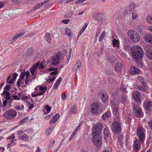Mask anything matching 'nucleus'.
Wrapping results in <instances>:
<instances>
[{
  "instance_id": "obj_1",
  "label": "nucleus",
  "mask_w": 152,
  "mask_h": 152,
  "mask_svg": "<svg viewBox=\"0 0 152 152\" xmlns=\"http://www.w3.org/2000/svg\"><path fill=\"white\" fill-rule=\"evenodd\" d=\"M131 53L133 58L135 59H141L143 56V51L139 46H134L131 50Z\"/></svg>"
},
{
  "instance_id": "obj_2",
  "label": "nucleus",
  "mask_w": 152,
  "mask_h": 152,
  "mask_svg": "<svg viewBox=\"0 0 152 152\" xmlns=\"http://www.w3.org/2000/svg\"><path fill=\"white\" fill-rule=\"evenodd\" d=\"M145 130L141 126H139L137 128V134L139 141L141 142H144L145 137Z\"/></svg>"
},
{
  "instance_id": "obj_3",
  "label": "nucleus",
  "mask_w": 152,
  "mask_h": 152,
  "mask_svg": "<svg viewBox=\"0 0 152 152\" xmlns=\"http://www.w3.org/2000/svg\"><path fill=\"white\" fill-rule=\"evenodd\" d=\"M127 34L130 39L133 42H137L140 40V36L136 31L132 30H130L128 31Z\"/></svg>"
},
{
  "instance_id": "obj_4",
  "label": "nucleus",
  "mask_w": 152,
  "mask_h": 152,
  "mask_svg": "<svg viewBox=\"0 0 152 152\" xmlns=\"http://www.w3.org/2000/svg\"><path fill=\"white\" fill-rule=\"evenodd\" d=\"M17 112L13 110H10L6 111L4 113V117L8 120L14 119L17 116Z\"/></svg>"
},
{
  "instance_id": "obj_5",
  "label": "nucleus",
  "mask_w": 152,
  "mask_h": 152,
  "mask_svg": "<svg viewBox=\"0 0 152 152\" xmlns=\"http://www.w3.org/2000/svg\"><path fill=\"white\" fill-rule=\"evenodd\" d=\"M111 128L112 131L115 133H119L122 129L121 124L118 121H115L113 122Z\"/></svg>"
},
{
  "instance_id": "obj_6",
  "label": "nucleus",
  "mask_w": 152,
  "mask_h": 152,
  "mask_svg": "<svg viewBox=\"0 0 152 152\" xmlns=\"http://www.w3.org/2000/svg\"><path fill=\"white\" fill-rule=\"evenodd\" d=\"M92 140L93 144L96 146L99 147L102 143V139L99 134H93Z\"/></svg>"
},
{
  "instance_id": "obj_7",
  "label": "nucleus",
  "mask_w": 152,
  "mask_h": 152,
  "mask_svg": "<svg viewBox=\"0 0 152 152\" xmlns=\"http://www.w3.org/2000/svg\"><path fill=\"white\" fill-rule=\"evenodd\" d=\"M103 129V125L101 123H97L93 129V134H99Z\"/></svg>"
},
{
  "instance_id": "obj_8",
  "label": "nucleus",
  "mask_w": 152,
  "mask_h": 152,
  "mask_svg": "<svg viewBox=\"0 0 152 152\" xmlns=\"http://www.w3.org/2000/svg\"><path fill=\"white\" fill-rule=\"evenodd\" d=\"M61 56L59 53H57L51 58V64L53 66H56L60 63Z\"/></svg>"
},
{
  "instance_id": "obj_9",
  "label": "nucleus",
  "mask_w": 152,
  "mask_h": 152,
  "mask_svg": "<svg viewBox=\"0 0 152 152\" xmlns=\"http://www.w3.org/2000/svg\"><path fill=\"white\" fill-rule=\"evenodd\" d=\"M57 70L58 69L57 68H55L54 67H50L48 69V70L49 71H51L53 70ZM58 73V72L56 71H55L50 72V75H54V76L52 78H49L47 79L46 80L47 82H48L50 83L55 80L56 77L55 76V75H57Z\"/></svg>"
},
{
  "instance_id": "obj_10",
  "label": "nucleus",
  "mask_w": 152,
  "mask_h": 152,
  "mask_svg": "<svg viewBox=\"0 0 152 152\" xmlns=\"http://www.w3.org/2000/svg\"><path fill=\"white\" fill-rule=\"evenodd\" d=\"M101 106L99 103L97 102L94 103L91 106V111L94 114H98L101 109Z\"/></svg>"
},
{
  "instance_id": "obj_11",
  "label": "nucleus",
  "mask_w": 152,
  "mask_h": 152,
  "mask_svg": "<svg viewBox=\"0 0 152 152\" xmlns=\"http://www.w3.org/2000/svg\"><path fill=\"white\" fill-rule=\"evenodd\" d=\"M132 96L134 100L137 103H140L141 100L140 93L137 91H134L132 93Z\"/></svg>"
},
{
  "instance_id": "obj_12",
  "label": "nucleus",
  "mask_w": 152,
  "mask_h": 152,
  "mask_svg": "<svg viewBox=\"0 0 152 152\" xmlns=\"http://www.w3.org/2000/svg\"><path fill=\"white\" fill-rule=\"evenodd\" d=\"M143 142H141L138 139L135 140L133 145L134 149L136 151H138L140 148V145Z\"/></svg>"
},
{
  "instance_id": "obj_13",
  "label": "nucleus",
  "mask_w": 152,
  "mask_h": 152,
  "mask_svg": "<svg viewBox=\"0 0 152 152\" xmlns=\"http://www.w3.org/2000/svg\"><path fill=\"white\" fill-rule=\"evenodd\" d=\"M143 38L145 42L152 44V34H146L144 35Z\"/></svg>"
},
{
  "instance_id": "obj_14",
  "label": "nucleus",
  "mask_w": 152,
  "mask_h": 152,
  "mask_svg": "<svg viewBox=\"0 0 152 152\" xmlns=\"http://www.w3.org/2000/svg\"><path fill=\"white\" fill-rule=\"evenodd\" d=\"M132 111L133 114L136 117L140 116L142 113V111L140 108H136L135 107H134Z\"/></svg>"
},
{
  "instance_id": "obj_15",
  "label": "nucleus",
  "mask_w": 152,
  "mask_h": 152,
  "mask_svg": "<svg viewBox=\"0 0 152 152\" xmlns=\"http://www.w3.org/2000/svg\"><path fill=\"white\" fill-rule=\"evenodd\" d=\"M144 50L147 53V56L148 58V55H150L152 52V45L148 44L144 47Z\"/></svg>"
},
{
  "instance_id": "obj_16",
  "label": "nucleus",
  "mask_w": 152,
  "mask_h": 152,
  "mask_svg": "<svg viewBox=\"0 0 152 152\" xmlns=\"http://www.w3.org/2000/svg\"><path fill=\"white\" fill-rule=\"evenodd\" d=\"M104 15L101 13H98L94 14L93 16V17L97 21H101Z\"/></svg>"
},
{
  "instance_id": "obj_17",
  "label": "nucleus",
  "mask_w": 152,
  "mask_h": 152,
  "mask_svg": "<svg viewBox=\"0 0 152 152\" xmlns=\"http://www.w3.org/2000/svg\"><path fill=\"white\" fill-rule=\"evenodd\" d=\"M25 33V32L24 31H22L21 32L15 35L13 38L11 42H14L15 40L18 38L20 37L23 35Z\"/></svg>"
},
{
  "instance_id": "obj_18",
  "label": "nucleus",
  "mask_w": 152,
  "mask_h": 152,
  "mask_svg": "<svg viewBox=\"0 0 152 152\" xmlns=\"http://www.w3.org/2000/svg\"><path fill=\"white\" fill-rule=\"evenodd\" d=\"M140 72L139 70L136 68V67H131L130 71V73L132 75H134Z\"/></svg>"
},
{
  "instance_id": "obj_19",
  "label": "nucleus",
  "mask_w": 152,
  "mask_h": 152,
  "mask_svg": "<svg viewBox=\"0 0 152 152\" xmlns=\"http://www.w3.org/2000/svg\"><path fill=\"white\" fill-rule=\"evenodd\" d=\"M152 106V102L151 101H148L146 103L145 109L148 112H150L151 110L150 108Z\"/></svg>"
},
{
  "instance_id": "obj_20",
  "label": "nucleus",
  "mask_w": 152,
  "mask_h": 152,
  "mask_svg": "<svg viewBox=\"0 0 152 152\" xmlns=\"http://www.w3.org/2000/svg\"><path fill=\"white\" fill-rule=\"evenodd\" d=\"M110 104L112 107H117L118 104V100L116 98H114L112 100Z\"/></svg>"
},
{
  "instance_id": "obj_21",
  "label": "nucleus",
  "mask_w": 152,
  "mask_h": 152,
  "mask_svg": "<svg viewBox=\"0 0 152 152\" xmlns=\"http://www.w3.org/2000/svg\"><path fill=\"white\" fill-rule=\"evenodd\" d=\"M59 116L60 115L59 114H56L50 120V123H56L57 119L59 118Z\"/></svg>"
},
{
  "instance_id": "obj_22",
  "label": "nucleus",
  "mask_w": 152,
  "mask_h": 152,
  "mask_svg": "<svg viewBox=\"0 0 152 152\" xmlns=\"http://www.w3.org/2000/svg\"><path fill=\"white\" fill-rule=\"evenodd\" d=\"M45 66L46 65L44 61H42L41 63L40 61H38L35 63L33 66Z\"/></svg>"
},
{
  "instance_id": "obj_23",
  "label": "nucleus",
  "mask_w": 152,
  "mask_h": 152,
  "mask_svg": "<svg viewBox=\"0 0 152 152\" xmlns=\"http://www.w3.org/2000/svg\"><path fill=\"white\" fill-rule=\"evenodd\" d=\"M135 7V4L132 3L130 4L126 8V10L129 11H132Z\"/></svg>"
},
{
  "instance_id": "obj_24",
  "label": "nucleus",
  "mask_w": 152,
  "mask_h": 152,
  "mask_svg": "<svg viewBox=\"0 0 152 152\" xmlns=\"http://www.w3.org/2000/svg\"><path fill=\"white\" fill-rule=\"evenodd\" d=\"M100 94L101 96V99L102 102L104 103L106 102L107 100V98L105 96V94L103 92L100 93Z\"/></svg>"
},
{
  "instance_id": "obj_25",
  "label": "nucleus",
  "mask_w": 152,
  "mask_h": 152,
  "mask_svg": "<svg viewBox=\"0 0 152 152\" xmlns=\"http://www.w3.org/2000/svg\"><path fill=\"white\" fill-rule=\"evenodd\" d=\"M62 78L61 77H59L55 82L54 86V88L56 89L60 84V82L62 81Z\"/></svg>"
},
{
  "instance_id": "obj_26",
  "label": "nucleus",
  "mask_w": 152,
  "mask_h": 152,
  "mask_svg": "<svg viewBox=\"0 0 152 152\" xmlns=\"http://www.w3.org/2000/svg\"><path fill=\"white\" fill-rule=\"evenodd\" d=\"M45 38L48 42H50L51 41V34L48 33H46Z\"/></svg>"
},
{
  "instance_id": "obj_27",
  "label": "nucleus",
  "mask_w": 152,
  "mask_h": 152,
  "mask_svg": "<svg viewBox=\"0 0 152 152\" xmlns=\"http://www.w3.org/2000/svg\"><path fill=\"white\" fill-rule=\"evenodd\" d=\"M113 109V113H114L116 115H118L119 114V111H120L119 108L118 107H112Z\"/></svg>"
},
{
  "instance_id": "obj_28",
  "label": "nucleus",
  "mask_w": 152,
  "mask_h": 152,
  "mask_svg": "<svg viewBox=\"0 0 152 152\" xmlns=\"http://www.w3.org/2000/svg\"><path fill=\"white\" fill-rule=\"evenodd\" d=\"M112 43L113 46L114 47H117V48H119V43L116 39H113L112 41Z\"/></svg>"
},
{
  "instance_id": "obj_29",
  "label": "nucleus",
  "mask_w": 152,
  "mask_h": 152,
  "mask_svg": "<svg viewBox=\"0 0 152 152\" xmlns=\"http://www.w3.org/2000/svg\"><path fill=\"white\" fill-rule=\"evenodd\" d=\"M19 137L22 140L25 141H27L28 140V136L25 134H23L21 136H19Z\"/></svg>"
},
{
  "instance_id": "obj_30",
  "label": "nucleus",
  "mask_w": 152,
  "mask_h": 152,
  "mask_svg": "<svg viewBox=\"0 0 152 152\" xmlns=\"http://www.w3.org/2000/svg\"><path fill=\"white\" fill-rule=\"evenodd\" d=\"M146 21L148 23L152 24V16H147L146 18Z\"/></svg>"
},
{
  "instance_id": "obj_31",
  "label": "nucleus",
  "mask_w": 152,
  "mask_h": 152,
  "mask_svg": "<svg viewBox=\"0 0 152 152\" xmlns=\"http://www.w3.org/2000/svg\"><path fill=\"white\" fill-rule=\"evenodd\" d=\"M127 97L126 94L123 95L121 99L122 103L123 104H125V102L127 100Z\"/></svg>"
},
{
  "instance_id": "obj_32",
  "label": "nucleus",
  "mask_w": 152,
  "mask_h": 152,
  "mask_svg": "<svg viewBox=\"0 0 152 152\" xmlns=\"http://www.w3.org/2000/svg\"><path fill=\"white\" fill-rule=\"evenodd\" d=\"M77 107L76 106H74L72 107L70 110V112L73 114H75L77 113Z\"/></svg>"
},
{
  "instance_id": "obj_33",
  "label": "nucleus",
  "mask_w": 152,
  "mask_h": 152,
  "mask_svg": "<svg viewBox=\"0 0 152 152\" xmlns=\"http://www.w3.org/2000/svg\"><path fill=\"white\" fill-rule=\"evenodd\" d=\"M131 16L132 20H134L138 18V15L137 13L132 12Z\"/></svg>"
},
{
  "instance_id": "obj_34",
  "label": "nucleus",
  "mask_w": 152,
  "mask_h": 152,
  "mask_svg": "<svg viewBox=\"0 0 152 152\" xmlns=\"http://www.w3.org/2000/svg\"><path fill=\"white\" fill-rule=\"evenodd\" d=\"M65 31L66 32V34L69 36H70L71 35V30L68 27H66L65 28Z\"/></svg>"
},
{
  "instance_id": "obj_35",
  "label": "nucleus",
  "mask_w": 152,
  "mask_h": 152,
  "mask_svg": "<svg viewBox=\"0 0 152 152\" xmlns=\"http://www.w3.org/2000/svg\"><path fill=\"white\" fill-rule=\"evenodd\" d=\"M28 118V117H26L24 118L21 120L19 122L20 124H22L24 123H25L27 122V119Z\"/></svg>"
},
{
  "instance_id": "obj_36",
  "label": "nucleus",
  "mask_w": 152,
  "mask_h": 152,
  "mask_svg": "<svg viewBox=\"0 0 152 152\" xmlns=\"http://www.w3.org/2000/svg\"><path fill=\"white\" fill-rule=\"evenodd\" d=\"M53 130V128L52 127L48 128L46 130V133L48 135H50Z\"/></svg>"
},
{
  "instance_id": "obj_37",
  "label": "nucleus",
  "mask_w": 152,
  "mask_h": 152,
  "mask_svg": "<svg viewBox=\"0 0 152 152\" xmlns=\"http://www.w3.org/2000/svg\"><path fill=\"white\" fill-rule=\"evenodd\" d=\"M142 27L141 25H138L136 27V30L139 32H141L142 30Z\"/></svg>"
},
{
  "instance_id": "obj_38",
  "label": "nucleus",
  "mask_w": 152,
  "mask_h": 152,
  "mask_svg": "<svg viewBox=\"0 0 152 152\" xmlns=\"http://www.w3.org/2000/svg\"><path fill=\"white\" fill-rule=\"evenodd\" d=\"M103 133L105 136H107L109 134V130L107 128L104 129L103 131Z\"/></svg>"
},
{
  "instance_id": "obj_39",
  "label": "nucleus",
  "mask_w": 152,
  "mask_h": 152,
  "mask_svg": "<svg viewBox=\"0 0 152 152\" xmlns=\"http://www.w3.org/2000/svg\"><path fill=\"white\" fill-rule=\"evenodd\" d=\"M24 108V106L21 105V106L18 105L15 107V109L17 110H20L23 109Z\"/></svg>"
},
{
  "instance_id": "obj_40",
  "label": "nucleus",
  "mask_w": 152,
  "mask_h": 152,
  "mask_svg": "<svg viewBox=\"0 0 152 152\" xmlns=\"http://www.w3.org/2000/svg\"><path fill=\"white\" fill-rule=\"evenodd\" d=\"M37 67H32L30 69V71L32 75L34 74V71L36 69Z\"/></svg>"
},
{
  "instance_id": "obj_41",
  "label": "nucleus",
  "mask_w": 152,
  "mask_h": 152,
  "mask_svg": "<svg viewBox=\"0 0 152 152\" xmlns=\"http://www.w3.org/2000/svg\"><path fill=\"white\" fill-rule=\"evenodd\" d=\"M137 89L140 91H144L145 90L146 87L145 86H143L142 87L138 86L137 87Z\"/></svg>"
},
{
  "instance_id": "obj_42",
  "label": "nucleus",
  "mask_w": 152,
  "mask_h": 152,
  "mask_svg": "<svg viewBox=\"0 0 152 152\" xmlns=\"http://www.w3.org/2000/svg\"><path fill=\"white\" fill-rule=\"evenodd\" d=\"M26 103L29 106L28 108L29 109H32L33 108L34 106L33 104L30 103L28 102H27Z\"/></svg>"
},
{
  "instance_id": "obj_43",
  "label": "nucleus",
  "mask_w": 152,
  "mask_h": 152,
  "mask_svg": "<svg viewBox=\"0 0 152 152\" xmlns=\"http://www.w3.org/2000/svg\"><path fill=\"white\" fill-rule=\"evenodd\" d=\"M148 124L149 128L152 130V119H151L148 121Z\"/></svg>"
},
{
  "instance_id": "obj_44",
  "label": "nucleus",
  "mask_w": 152,
  "mask_h": 152,
  "mask_svg": "<svg viewBox=\"0 0 152 152\" xmlns=\"http://www.w3.org/2000/svg\"><path fill=\"white\" fill-rule=\"evenodd\" d=\"M66 94L64 93L61 94V97L63 100H65L66 99Z\"/></svg>"
},
{
  "instance_id": "obj_45",
  "label": "nucleus",
  "mask_w": 152,
  "mask_h": 152,
  "mask_svg": "<svg viewBox=\"0 0 152 152\" xmlns=\"http://www.w3.org/2000/svg\"><path fill=\"white\" fill-rule=\"evenodd\" d=\"M105 35V32L104 31L102 34L101 36H100V37L99 39V42H100L103 39Z\"/></svg>"
},
{
  "instance_id": "obj_46",
  "label": "nucleus",
  "mask_w": 152,
  "mask_h": 152,
  "mask_svg": "<svg viewBox=\"0 0 152 152\" xmlns=\"http://www.w3.org/2000/svg\"><path fill=\"white\" fill-rule=\"evenodd\" d=\"M26 77V75H25V73H24V72H22L20 74V79L21 80H22L23 79L24 77Z\"/></svg>"
},
{
  "instance_id": "obj_47",
  "label": "nucleus",
  "mask_w": 152,
  "mask_h": 152,
  "mask_svg": "<svg viewBox=\"0 0 152 152\" xmlns=\"http://www.w3.org/2000/svg\"><path fill=\"white\" fill-rule=\"evenodd\" d=\"M25 83L26 85H29L30 83L29 82L28 77H25Z\"/></svg>"
},
{
  "instance_id": "obj_48",
  "label": "nucleus",
  "mask_w": 152,
  "mask_h": 152,
  "mask_svg": "<svg viewBox=\"0 0 152 152\" xmlns=\"http://www.w3.org/2000/svg\"><path fill=\"white\" fill-rule=\"evenodd\" d=\"M118 140L120 142H121L123 139L122 135L119 134L118 136Z\"/></svg>"
},
{
  "instance_id": "obj_49",
  "label": "nucleus",
  "mask_w": 152,
  "mask_h": 152,
  "mask_svg": "<svg viewBox=\"0 0 152 152\" xmlns=\"http://www.w3.org/2000/svg\"><path fill=\"white\" fill-rule=\"evenodd\" d=\"M40 7V4H38L35 5L34 7L33 8V10H36L39 9Z\"/></svg>"
},
{
  "instance_id": "obj_50",
  "label": "nucleus",
  "mask_w": 152,
  "mask_h": 152,
  "mask_svg": "<svg viewBox=\"0 0 152 152\" xmlns=\"http://www.w3.org/2000/svg\"><path fill=\"white\" fill-rule=\"evenodd\" d=\"M111 115V113L109 112H106L104 114V115L106 116L107 118L110 117Z\"/></svg>"
},
{
  "instance_id": "obj_51",
  "label": "nucleus",
  "mask_w": 152,
  "mask_h": 152,
  "mask_svg": "<svg viewBox=\"0 0 152 152\" xmlns=\"http://www.w3.org/2000/svg\"><path fill=\"white\" fill-rule=\"evenodd\" d=\"M15 136L14 134H12L10 136L8 137L7 138V140H10V139H12L13 138H15Z\"/></svg>"
},
{
  "instance_id": "obj_52",
  "label": "nucleus",
  "mask_w": 152,
  "mask_h": 152,
  "mask_svg": "<svg viewBox=\"0 0 152 152\" xmlns=\"http://www.w3.org/2000/svg\"><path fill=\"white\" fill-rule=\"evenodd\" d=\"M146 79H143L142 80V81H141L140 82V84H141L145 85L146 84Z\"/></svg>"
},
{
  "instance_id": "obj_53",
  "label": "nucleus",
  "mask_w": 152,
  "mask_h": 152,
  "mask_svg": "<svg viewBox=\"0 0 152 152\" xmlns=\"http://www.w3.org/2000/svg\"><path fill=\"white\" fill-rule=\"evenodd\" d=\"M76 134V133L74 131L69 138V141H70L72 139L74 136Z\"/></svg>"
},
{
  "instance_id": "obj_54",
  "label": "nucleus",
  "mask_w": 152,
  "mask_h": 152,
  "mask_svg": "<svg viewBox=\"0 0 152 152\" xmlns=\"http://www.w3.org/2000/svg\"><path fill=\"white\" fill-rule=\"evenodd\" d=\"M45 109L48 112H50L51 110V107L48 105H47L45 107Z\"/></svg>"
},
{
  "instance_id": "obj_55",
  "label": "nucleus",
  "mask_w": 152,
  "mask_h": 152,
  "mask_svg": "<svg viewBox=\"0 0 152 152\" xmlns=\"http://www.w3.org/2000/svg\"><path fill=\"white\" fill-rule=\"evenodd\" d=\"M39 89L41 91H44L47 89V87L45 86L44 87L40 86L39 87Z\"/></svg>"
},
{
  "instance_id": "obj_56",
  "label": "nucleus",
  "mask_w": 152,
  "mask_h": 152,
  "mask_svg": "<svg viewBox=\"0 0 152 152\" xmlns=\"http://www.w3.org/2000/svg\"><path fill=\"white\" fill-rule=\"evenodd\" d=\"M112 56H111L110 57L108 56L107 58V60L109 62L112 61L113 60V58L112 57Z\"/></svg>"
},
{
  "instance_id": "obj_57",
  "label": "nucleus",
  "mask_w": 152,
  "mask_h": 152,
  "mask_svg": "<svg viewBox=\"0 0 152 152\" xmlns=\"http://www.w3.org/2000/svg\"><path fill=\"white\" fill-rule=\"evenodd\" d=\"M3 94L5 95L6 96H10V94L9 92L4 91L3 92Z\"/></svg>"
},
{
  "instance_id": "obj_58",
  "label": "nucleus",
  "mask_w": 152,
  "mask_h": 152,
  "mask_svg": "<svg viewBox=\"0 0 152 152\" xmlns=\"http://www.w3.org/2000/svg\"><path fill=\"white\" fill-rule=\"evenodd\" d=\"M130 46L129 45H124V49L126 50H128L130 48Z\"/></svg>"
},
{
  "instance_id": "obj_59",
  "label": "nucleus",
  "mask_w": 152,
  "mask_h": 152,
  "mask_svg": "<svg viewBox=\"0 0 152 152\" xmlns=\"http://www.w3.org/2000/svg\"><path fill=\"white\" fill-rule=\"evenodd\" d=\"M69 20L65 19L62 20V22L65 24H67L69 22Z\"/></svg>"
},
{
  "instance_id": "obj_60",
  "label": "nucleus",
  "mask_w": 152,
  "mask_h": 152,
  "mask_svg": "<svg viewBox=\"0 0 152 152\" xmlns=\"http://www.w3.org/2000/svg\"><path fill=\"white\" fill-rule=\"evenodd\" d=\"M114 68L115 71L118 72H120L121 70V67H114Z\"/></svg>"
},
{
  "instance_id": "obj_61",
  "label": "nucleus",
  "mask_w": 152,
  "mask_h": 152,
  "mask_svg": "<svg viewBox=\"0 0 152 152\" xmlns=\"http://www.w3.org/2000/svg\"><path fill=\"white\" fill-rule=\"evenodd\" d=\"M137 79L140 82L141 81H142V80L144 78H143V77H142L141 76H138L137 77Z\"/></svg>"
},
{
  "instance_id": "obj_62",
  "label": "nucleus",
  "mask_w": 152,
  "mask_h": 152,
  "mask_svg": "<svg viewBox=\"0 0 152 152\" xmlns=\"http://www.w3.org/2000/svg\"><path fill=\"white\" fill-rule=\"evenodd\" d=\"M75 66H80L81 64L80 60L77 61V63L76 64Z\"/></svg>"
},
{
  "instance_id": "obj_63",
  "label": "nucleus",
  "mask_w": 152,
  "mask_h": 152,
  "mask_svg": "<svg viewBox=\"0 0 152 152\" xmlns=\"http://www.w3.org/2000/svg\"><path fill=\"white\" fill-rule=\"evenodd\" d=\"M10 88V86L9 85H7L4 88V89L5 90H9Z\"/></svg>"
},
{
  "instance_id": "obj_64",
  "label": "nucleus",
  "mask_w": 152,
  "mask_h": 152,
  "mask_svg": "<svg viewBox=\"0 0 152 152\" xmlns=\"http://www.w3.org/2000/svg\"><path fill=\"white\" fill-rule=\"evenodd\" d=\"M20 79H19L17 81V85L18 86H20L21 84V81Z\"/></svg>"
}]
</instances>
